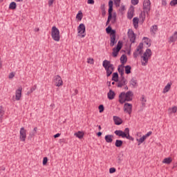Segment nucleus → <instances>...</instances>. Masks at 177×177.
<instances>
[{
	"mask_svg": "<svg viewBox=\"0 0 177 177\" xmlns=\"http://www.w3.org/2000/svg\"><path fill=\"white\" fill-rule=\"evenodd\" d=\"M102 66L106 71V77H110L114 71V65L110 61L105 59L102 62Z\"/></svg>",
	"mask_w": 177,
	"mask_h": 177,
	"instance_id": "1",
	"label": "nucleus"
},
{
	"mask_svg": "<svg viewBox=\"0 0 177 177\" xmlns=\"http://www.w3.org/2000/svg\"><path fill=\"white\" fill-rule=\"evenodd\" d=\"M149 57H151V50L148 48L144 53L143 55L141 56V59H142V66H147V63H149Z\"/></svg>",
	"mask_w": 177,
	"mask_h": 177,
	"instance_id": "2",
	"label": "nucleus"
},
{
	"mask_svg": "<svg viewBox=\"0 0 177 177\" xmlns=\"http://www.w3.org/2000/svg\"><path fill=\"white\" fill-rule=\"evenodd\" d=\"M51 37L56 42H59V41H60V31L56 28V26L52 27Z\"/></svg>",
	"mask_w": 177,
	"mask_h": 177,
	"instance_id": "3",
	"label": "nucleus"
},
{
	"mask_svg": "<svg viewBox=\"0 0 177 177\" xmlns=\"http://www.w3.org/2000/svg\"><path fill=\"white\" fill-rule=\"evenodd\" d=\"M122 41H119L118 42L116 47L113 48L112 55H113V57H117V56H118V53L120 52V49H122Z\"/></svg>",
	"mask_w": 177,
	"mask_h": 177,
	"instance_id": "4",
	"label": "nucleus"
},
{
	"mask_svg": "<svg viewBox=\"0 0 177 177\" xmlns=\"http://www.w3.org/2000/svg\"><path fill=\"white\" fill-rule=\"evenodd\" d=\"M151 2L150 0H144L142 9L146 12L147 15H149V12L151 8Z\"/></svg>",
	"mask_w": 177,
	"mask_h": 177,
	"instance_id": "5",
	"label": "nucleus"
},
{
	"mask_svg": "<svg viewBox=\"0 0 177 177\" xmlns=\"http://www.w3.org/2000/svg\"><path fill=\"white\" fill-rule=\"evenodd\" d=\"M116 86L118 88H122V86H127L128 84V80L125 79V77H120L118 81L116 82Z\"/></svg>",
	"mask_w": 177,
	"mask_h": 177,
	"instance_id": "6",
	"label": "nucleus"
},
{
	"mask_svg": "<svg viewBox=\"0 0 177 177\" xmlns=\"http://www.w3.org/2000/svg\"><path fill=\"white\" fill-rule=\"evenodd\" d=\"M27 138V130L24 127H21L19 131V139L21 142H26Z\"/></svg>",
	"mask_w": 177,
	"mask_h": 177,
	"instance_id": "7",
	"label": "nucleus"
},
{
	"mask_svg": "<svg viewBox=\"0 0 177 177\" xmlns=\"http://www.w3.org/2000/svg\"><path fill=\"white\" fill-rule=\"evenodd\" d=\"M142 49H143V43H140L136 51L133 54L135 59H136V57H138L139 55H142V53H143V50H142Z\"/></svg>",
	"mask_w": 177,
	"mask_h": 177,
	"instance_id": "8",
	"label": "nucleus"
},
{
	"mask_svg": "<svg viewBox=\"0 0 177 177\" xmlns=\"http://www.w3.org/2000/svg\"><path fill=\"white\" fill-rule=\"evenodd\" d=\"M85 24H80L77 27V32L78 34H80L82 38H84L85 35H86V34L85 33Z\"/></svg>",
	"mask_w": 177,
	"mask_h": 177,
	"instance_id": "9",
	"label": "nucleus"
},
{
	"mask_svg": "<svg viewBox=\"0 0 177 177\" xmlns=\"http://www.w3.org/2000/svg\"><path fill=\"white\" fill-rule=\"evenodd\" d=\"M125 98L124 100L122 101V103H125L126 102H132V99L133 97V93L132 91H127L125 94Z\"/></svg>",
	"mask_w": 177,
	"mask_h": 177,
	"instance_id": "10",
	"label": "nucleus"
},
{
	"mask_svg": "<svg viewBox=\"0 0 177 177\" xmlns=\"http://www.w3.org/2000/svg\"><path fill=\"white\" fill-rule=\"evenodd\" d=\"M124 113H127L129 115L132 114V105L131 104H129L128 102L124 103Z\"/></svg>",
	"mask_w": 177,
	"mask_h": 177,
	"instance_id": "11",
	"label": "nucleus"
},
{
	"mask_svg": "<svg viewBox=\"0 0 177 177\" xmlns=\"http://www.w3.org/2000/svg\"><path fill=\"white\" fill-rule=\"evenodd\" d=\"M127 34L130 42H131V44H135V41H136V35L133 32V30H130V29H129Z\"/></svg>",
	"mask_w": 177,
	"mask_h": 177,
	"instance_id": "12",
	"label": "nucleus"
},
{
	"mask_svg": "<svg viewBox=\"0 0 177 177\" xmlns=\"http://www.w3.org/2000/svg\"><path fill=\"white\" fill-rule=\"evenodd\" d=\"M54 82L55 84V86H62L63 85V80H62V77L59 75L55 76Z\"/></svg>",
	"mask_w": 177,
	"mask_h": 177,
	"instance_id": "13",
	"label": "nucleus"
},
{
	"mask_svg": "<svg viewBox=\"0 0 177 177\" xmlns=\"http://www.w3.org/2000/svg\"><path fill=\"white\" fill-rule=\"evenodd\" d=\"M115 135H116V136H119L120 138H122L123 139L125 138L126 136V133H127V129H124V131H122V130H116L114 131Z\"/></svg>",
	"mask_w": 177,
	"mask_h": 177,
	"instance_id": "14",
	"label": "nucleus"
},
{
	"mask_svg": "<svg viewBox=\"0 0 177 177\" xmlns=\"http://www.w3.org/2000/svg\"><path fill=\"white\" fill-rule=\"evenodd\" d=\"M21 91H23V88L19 87L18 89L16 90L15 92V100L19 101L21 97Z\"/></svg>",
	"mask_w": 177,
	"mask_h": 177,
	"instance_id": "15",
	"label": "nucleus"
},
{
	"mask_svg": "<svg viewBox=\"0 0 177 177\" xmlns=\"http://www.w3.org/2000/svg\"><path fill=\"white\" fill-rule=\"evenodd\" d=\"M115 34L110 36V46L113 47L115 45V44H117V40L115 39Z\"/></svg>",
	"mask_w": 177,
	"mask_h": 177,
	"instance_id": "16",
	"label": "nucleus"
},
{
	"mask_svg": "<svg viewBox=\"0 0 177 177\" xmlns=\"http://www.w3.org/2000/svg\"><path fill=\"white\" fill-rule=\"evenodd\" d=\"M106 34H110V37L111 35H115V30H113V28H111V26H109L106 28Z\"/></svg>",
	"mask_w": 177,
	"mask_h": 177,
	"instance_id": "17",
	"label": "nucleus"
},
{
	"mask_svg": "<svg viewBox=\"0 0 177 177\" xmlns=\"http://www.w3.org/2000/svg\"><path fill=\"white\" fill-rule=\"evenodd\" d=\"M113 121L115 125H121L122 124V119L118 116H113Z\"/></svg>",
	"mask_w": 177,
	"mask_h": 177,
	"instance_id": "18",
	"label": "nucleus"
},
{
	"mask_svg": "<svg viewBox=\"0 0 177 177\" xmlns=\"http://www.w3.org/2000/svg\"><path fill=\"white\" fill-rule=\"evenodd\" d=\"M113 138H114V136L108 134L105 136L104 140L106 142V143H113Z\"/></svg>",
	"mask_w": 177,
	"mask_h": 177,
	"instance_id": "19",
	"label": "nucleus"
},
{
	"mask_svg": "<svg viewBox=\"0 0 177 177\" xmlns=\"http://www.w3.org/2000/svg\"><path fill=\"white\" fill-rule=\"evenodd\" d=\"M107 97L109 100H113L114 97H115V93L113 90H109V91L107 93Z\"/></svg>",
	"mask_w": 177,
	"mask_h": 177,
	"instance_id": "20",
	"label": "nucleus"
},
{
	"mask_svg": "<svg viewBox=\"0 0 177 177\" xmlns=\"http://www.w3.org/2000/svg\"><path fill=\"white\" fill-rule=\"evenodd\" d=\"M126 93L125 92H122L120 95H119V102L120 103V104H124V100H125V97H126Z\"/></svg>",
	"mask_w": 177,
	"mask_h": 177,
	"instance_id": "21",
	"label": "nucleus"
},
{
	"mask_svg": "<svg viewBox=\"0 0 177 177\" xmlns=\"http://www.w3.org/2000/svg\"><path fill=\"white\" fill-rule=\"evenodd\" d=\"M124 66L122 64L119 65L118 68V71L120 74V77L122 78V77H124Z\"/></svg>",
	"mask_w": 177,
	"mask_h": 177,
	"instance_id": "22",
	"label": "nucleus"
},
{
	"mask_svg": "<svg viewBox=\"0 0 177 177\" xmlns=\"http://www.w3.org/2000/svg\"><path fill=\"white\" fill-rule=\"evenodd\" d=\"M146 13L147 12H146L145 10L141 12L140 15V21H141V23H144L145 20H146Z\"/></svg>",
	"mask_w": 177,
	"mask_h": 177,
	"instance_id": "23",
	"label": "nucleus"
},
{
	"mask_svg": "<svg viewBox=\"0 0 177 177\" xmlns=\"http://www.w3.org/2000/svg\"><path fill=\"white\" fill-rule=\"evenodd\" d=\"M126 136L124 138L128 139L129 140H132L133 141V137L131 136L129 134V128H126Z\"/></svg>",
	"mask_w": 177,
	"mask_h": 177,
	"instance_id": "24",
	"label": "nucleus"
},
{
	"mask_svg": "<svg viewBox=\"0 0 177 177\" xmlns=\"http://www.w3.org/2000/svg\"><path fill=\"white\" fill-rule=\"evenodd\" d=\"M172 85V83H167V84L163 88L162 93H167V92H169V90L171 89V86Z\"/></svg>",
	"mask_w": 177,
	"mask_h": 177,
	"instance_id": "25",
	"label": "nucleus"
},
{
	"mask_svg": "<svg viewBox=\"0 0 177 177\" xmlns=\"http://www.w3.org/2000/svg\"><path fill=\"white\" fill-rule=\"evenodd\" d=\"M3 115H5V109L3 106H0V121L2 122V120L3 119Z\"/></svg>",
	"mask_w": 177,
	"mask_h": 177,
	"instance_id": "26",
	"label": "nucleus"
},
{
	"mask_svg": "<svg viewBox=\"0 0 177 177\" xmlns=\"http://www.w3.org/2000/svg\"><path fill=\"white\" fill-rule=\"evenodd\" d=\"M177 39V32H175L172 36L169 37V42H175Z\"/></svg>",
	"mask_w": 177,
	"mask_h": 177,
	"instance_id": "27",
	"label": "nucleus"
},
{
	"mask_svg": "<svg viewBox=\"0 0 177 177\" xmlns=\"http://www.w3.org/2000/svg\"><path fill=\"white\" fill-rule=\"evenodd\" d=\"M119 76H118V73L115 72L113 73L112 75V80L114 81L115 82H118L119 80Z\"/></svg>",
	"mask_w": 177,
	"mask_h": 177,
	"instance_id": "28",
	"label": "nucleus"
},
{
	"mask_svg": "<svg viewBox=\"0 0 177 177\" xmlns=\"http://www.w3.org/2000/svg\"><path fill=\"white\" fill-rule=\"evenodd\" d=\"M133 17V8H130L127 13V18L131 20Z\"/></svg>",
	"mask_w": 177,
	"mask_h": 177,
	"instance_id": "29",
	"label": "nucleus"
},
{
	"mask_svg": "<svg viewBox=\"0 0 177 177\" xmlns=\"http://www.w3.org/2000/svg\"><path fill=\"white\" fill-rule=\"evenodd\" d=\"M74 136H76V138H78V139H82V138H84V132L79 131L77 133H75Z\"/></svg>",
	"mask_w": 177,
	"mask_h": 177,
	"instance_id": "30",
	"label": "nucleus"
},
{
	"mask_svg": "<svg viewBox=\"0 0 177 177\" xmlns=\"http://www.w3.org/2000/svg\"><path fill=\"white\" fill-rule=\"evenodd\" d=\"M158 30V26H157V25H153L150 28V31L151 32H152V34H156Z\"/></svg>",
	"mask_w": 177,
	"mask_h": 177,
	"instance_id": "31",
	"label": "nucleus"
},
{
	"mask_svg": "<svg viewBox=\"0 0 177 177\" xmlns=\"http://www.w3.org/2000/svg\"><path fill=\"white\" fill-rule=\"evenodd\" d=\"M171 162H172V158H165L163 160H162V163L163 164H167V165H169L171 164Z\"/></svg>",
	"mask_w": 177,
	"mask_h": 177,
	"instance_id": "32",
	"label": "nucleus"
},
{
	"mask_svg": "<svg viewBox=\"0 0 177 177\" xmlns=\"http://www.w3.org/2000/svg\"><path fill=\"white\" fill-rule=\"evenodd\" d=\"M17 8V5L16 4V2L12 1L10 3L9 9H11L12 10H15Z\"/></svg>",
	"mask_w": 177,
	"mask_h": 177,
	"instance_id": "33",
	"label": "nucleus"
},
{
	"mask_svg": "<svg viewBox=\"0 0 177 177\" xmlns=\"http://www.w3.org/2000/svg\"><path fill=\"white\" fill-rule=\"evenodd\" d=\"M122 143H123L122 140H116L115 142V146L116 147H121V146H122Z\"/></svg>",
	"mask_w": 177,
	"mask_h": 177,
	"instance_id": "34",
	"label": "nucleus"
},
{
	"mask_svg": "<svg viewBox=\"0 0 177 177\" xmlns=\"http://www.w3.org/2000/svg\"><path fill=\"white\" fill-rule=\"evenodd\" d=\"M146 137H144V136L142 137H141L139 139H137V142H138V145L140 146V145H142V143H143V142H145V140H146Z\"/></svg>",
	"mask_w": 177,
	"mask_h": 177,
	"instance_id": "35",
	"label": "nucleus"
},
{
	"mask_svg": "<svg viewBox=\"0 0 177 177\" xmlns=\"http://www.w3.org/2000/svg\"><path fill=\"white\" fill-rule=\"evenodd\" d=\"M126 62H127V55H122L120 57V62H121L122 64L123 65Z\"/></svg>",
	"mask_w": 177,
	"mask_h": 177,
	"instance_id": "36",
	"label": "nucleus"
},
{
	"mask_svg": "<svg viewBox=\"0 0 177 177\" xmlns=\"http://www.w3.org/2000/svg\"><path fill=\"white\" fill-rule=\"evenodd\" d=\"M124 68H125V73L127 74H131V70L132 68V67H131V66L127 65V66H124Z\"/></svg>",
	"mask_w": 177,
	"mask_h": 177,
	"instance_id": "37",
	"label": "nucleus"
},
{
	"mask_svg": "<svg viewBox=\"0 0 177 177\" xmlns=\"http://www.w3.org/2000/svg\"><path fill=\"white\" fill-rule=\"evenodd\" d=\"M137 84H138V80H136L135 77L131 78V85H132L133 86H136Z\"/></svg>",
	"mask_w": 177,
	"mask_h": 177,
	"instance_id": "38",
	"label": "nucleus"
},
{
	"mask_svg": "<svg viewBox=\"0 0 177 177\" xmlns=\"http://www.w3.org/2000/svg\"><path fill=\"white\" fill-rule=\"evenodd\" d=\"M140 101L142 102V106H146V102H147V100H146V97H145V95H142L140 98Z\"/></svg>",
	"mask_w": 177,
	"mask_h": 177,
	"instance_id": "39",
	"label": "nucleus"
},
{
	"mask_svg": "<svg viewBox=\"0 0 177 177\" xmlns=\"http://www.w3.org/2000/svg\"><path fill=\"white\" fill-rule=\"evenodd\" d=\"M76 19L78 20H82V12L79 11L76 15Z\"/></svg>",
	"mask_w": 177,
	"mask_h": 177,
	"instance_id": "40",
	"label": "nucleus"
},
{
	"mask_svg": "<svg viewBox=\"0 0 177 177\" xmlns=\"http://www.w3.org/2000/svg\"><path fill=\"white\" fill-rule=\"evenodd\" d=\"M113 2L115 3V6L116 8H120V5L121 3V0H113Z\"/></svg>",
	"mask_w": 177,
	"mask_h": 177,
	"instance_id": "41",
	"label": "nucleus"
},
{
	"mask_svg": "<svg viewBox=\"0 0 177 177\" xmlns=\"http://www.w3.org/2000/svg\"><path fill=\"white\" fill-rule=\"evenodd\" d=\"M98 110H99L100 113H103V111H104V106L103 104H100L98 106Z\"/></svg>",
	"mask_w": 177,
	"mask_h": 177,
	"instance_id": "42",
	"label": "nucleus"
},
{
	"mask_svg": "<svg viewBox=\"0 0 177 177\" xmlns=\"http://www.w3.org/2000/svg\"><path fill=\"white\" fill-rule=\"evenodd\" d=\"M133 24H139V18L138 17H134L133 19Z\"/></svg>",
	"mask_w": 177,
	"mask_h": 177,
	"instance_id": "43",
	"label": "nucleus"
},
{
	"mask_svg": "<svg viewBox=\"0 0 177 177\" xmlns=\"http://www.w3.org/2000/svg\"><path fill=\"white\" fill-rule=\"evenodd\" d=\"M109 16L111 17H113V7H109Z\"/></svg>",
	"mask_w": 177,
	"mask_h": 177,
	"instance_id": "44",
	"label": "nucleus"
},
{
	"mask_svg": "<svg viewBox=\"0 0 177 177\" xmlns=\"http://www.w3.org/2000/svg\"><path fill=\"white\" fill-rule=\"evenodd\" d=\"M169 5L170 6H175V5H177V0H172L170 1Z\"/></svg>",
	"mask_w": 177,
	"mask_h": 177,
	"instance_id": "45",
	"label": "nucleus"
},
{
	"mask_svg": "<svg viewBox=\"0 0 177 177\" xmlns=\"http://www.w3.org/2000/svg\"><path fill=\"white\" fill-rule=\"evenodd\" d=\"M36 89H37V86H34L33 87L30 88L28 93H32V92H34V91H35Z\"/></svg>",
	"mask_w": 177,
	"mask_h": 177,
	"instance_id": "46",
	"label": "nucleus"
},
{
	"mask_svg": "<svg viewBox=\"0 0 177 177\" xmlns=\"http://www.w3.org/2000/svg\"><path fill=\"white\" fill-rule=\"evenodd\" d=\"M169 110H171V113H176V111H177V106H173Z\"/></svg>",
	"mask_w": 177,
	"mask_h": 177,
	"instance_id": "47",
	"label": "nucleus"
},
{
	"mask_svg": "<svg viewBox=\"0 0 177 177\" xmlns=\"http://www.w3.org/2000/svg\"><path fill=\"white\" fill-rule=\"evenodd\" d=\"M46 164H48V158L44 157L43 158V165H46Z\"/></svg>",
	"mask_w": 177,
	"mask_h": 177,
	"instance_id": "48",
	"label": "nucleus"
},
{
	"mask_svg": "<svg viewBox=\"0 0 177 177\" xmlns=\"http://www.w3.org/2000/svg\"><path fill=\"white\" fill-rule=\"evenodd\" d=\"M115 171H116L115 168H114V167H111V168L109 169V174H114V172H115Z\"/></svg>",
	"mask_w": 177,
	"mask_h": 177,
	"instance_id": "49",
	"label": "nucleus"
},
{
	"mask_svg": "<svg viewBox=\"0 0 177 177\" xmlns=\"http://www.w3.org/2000/svg\"><path fill=\"white\" fill-rule=\"evenodd\" d=\"M152 133V131H149L147 134L144 135V137H145V138L147 139V138H149V136H151Z\"/></svg>",
	"mask_w": 177,
	"mask_h": 177,
	"instance_id": "50",
	"label": "nucleus"
},
{
	"mask_svg": "<svg viewBox=\"0 0 177 177\" xmlns=\"http://www.w3.org/2000/svg\"><path fill=\"white\" fill-rule=\"evenodd\" d=\"M131 3L132 5H138V3H139V0H131Z\"/></svg>",
	"mask_w": 177,
	"mask_h": 177,
	"instance_id": "51",
	"label": "nucleus"
},
{
	"mask_svg": "<svg viewBox=\"0 0 177 177\" xmlns=\"http://www.w3.org/2000/svg\"><path fill=\"white\" fill-rule=\"evenodd\" d=\"M113 18V17H109L108 16V19H107V21L106 22V25L108 26V24H110V20H111V19Z\"/></svg>",
	"mask_w": 177,
	"mask_h": 177,
	"instance_id": "52",
	"label": "nucleus"
},
{
	"mask_svg": "<svg viewBox=\"0 0 177 177\" xmlns=\"http://www.w3.org/2000/svg\"><path fill=\"white\" fill-rule=\"evenodd\" d=\"M87 3H88V5H93L95 3V0H88Z\"/></svg>",
	"mask_w": 177,
	"mask_h": 177,
	"instance_id": "53",
	"label": "nucleus"
},
{
	"mask_svg": "<svg viewBox=\"0 0 177 177\" xmlns=\"http://www.w3.org/2000/svg\"><path fill=\"white\" fill-rule=\"evenodd\" d=\"M87 63H88L89 64H93V59L92 58L88 59Z\"/></svg>",
	"mask_w": 177,
	"mask_h": 177,
	"instance_id": "54",
	"label": "nucleus"
},
{
	"mask_svg": "<svg viewBox=\"0 0 177 177\" xmlns=\"http://www.w3.org/2000/svg\"><path fill=\"white\" fill-rule=\"evenodd\" d=\"M119 10H120V12L121 13H122V12H124V10H125V6H122L120 7V8L119 9Z\"/></svg>",
	"mask_w": 177,
	"mask_h": 177,
	"instance_id": "55",
	"label": "nucleus"
},
{
	"mask_svg": "<svg viewBox=\"0 0 177 177\" xmlns=\"http://www.w3.org/2000/svg\"><path fill=\"white\" fill-rule=\"evenodd\" d=\"M14 77H15V73L12 72L10 73L8 78H10V80H12V78H14Z\"/></svg>",
	"mask_w": 177,
	"mask_h": 177,
	"instance_id": "56",
	"label": "nucleus"
},
{
	"mask_svg": "<svg viewBox=\"0 0 177 177\" xmlns=\"http://www.w3.org/2000/svg\"><path fill=\"white\" fill-rule=\"evenodd\" d=\"M113 0H110V1H109V8H113Z\"/></svg>",
	"mask_w": 177,
	"mask_h": 177,
	"instance_id": "57",
	"label": "nucleus"
},
{
	"mask_svg": "<svg viewBox=\"0 0 177 177\" xmlns=\"http://www.w3.org/2000/svg\"><path fill=\"white\" fill-rule=\"evenodd\" d=\"M53 2H55V0H48V6H52Z\"/></svg>",
	"mask_w": 177,
	"mask_h": 177,
	"instance_id": "58",
	"label": "nucleus"
},
{
	"mask_svg": "<svg viewBox=\"0 0 177 177\" xmlns=\"http://www.w3.org/2000/svg\"><path fill=\"white\" fill-rule=\"evenodd\" d=\"M162 5H163V6H167V1L162 0Z\"/></svg>",
	"mask_w": 177,
	"mask_h": 177,
	"instance_id": "59",
	"label": "nucleus"
},
{
	"mask_svg": "<svg viewBox=\"0 0 177 177\" xmlns=\"http://www.w3.org/2000/svg\"><path fill=\"white\" fill-rule=\"evenodd\" d=\"M100 9H101V10H102V12H104V4L101 5Z\"/></svg>",
	"mask_w": 177,
	"mask_h": 177,
	"instance_id": "60",
	"label": "nucleus"
},
{
	"mask_svg": "<svg viewBox=\"0 0 177 177\" xmlns=\"http://www.w3.org/2000/svg\"><path fill=\"white\" fill-rule=\"evenodd\" d=\"M133 24V27L136 29H138V27H139V24Z\"/></svg>",
	"mask_w": 177,
	"mask_h": 177,
	"instance_id": "61",
	"label": "nucleus"
},
{
	"mask_svg": "<svg viewBox=\"0 0 177 177\" xmlns=\"http://www.w3.org/2000/svg\"><path fill=\"white\" fill-rule=\"evenodd\" d=\"M60 136V133H57V134L54 135V138L55 139H56V138H59Z\"/></svg>",
	"mask_w": 177,
	"mask_h": 177,
	"instance_id": "62",
	"label": "nucleus"
},
{
	"mask_svg": "<svg viewBox=\"0 0 177 177\" xmlns=\"http://www.w3.org/2000/svg\"><path fill=\"white\" fill-rule=\"evenodd\" d=\"M35 136V133H34L33 131L30 133V136H31V138H32V136Z\"/></svg>",
	"mask_w": 177,
	"mask_h": 177,
	"instance_id": "63",
	"label": "nucleus"
},
{
	"mask_svg": "<svg viewBox=\"0 0 177 177\" xmlns=\"http://www.w3.org/2000/svg\"><path fill=\"white\" fill-rule=\"evenodd\" d=\"M37 129H38L37 127H35L32 132L35 133H37Z\"/></svg>",
	"mask_w": 177,
	"mask_h": 177,
	"instance_id": "64",
	"label": "nucleus"
}]
</instances>
